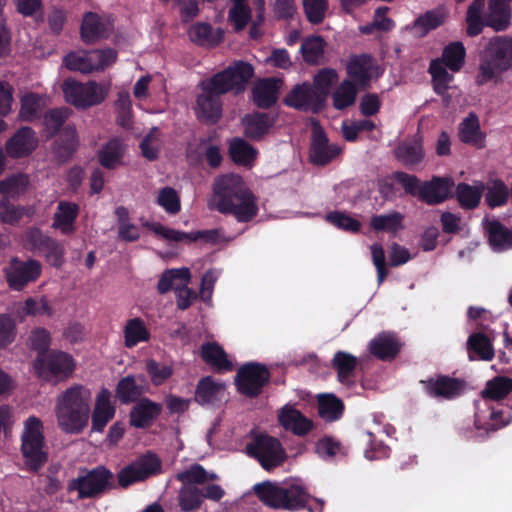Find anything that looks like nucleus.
<instances>
[{"instance_id": "54", "label": "nucleus", "mask_w": 512, "mask_h": 512, "mask_svg": "<svg viewBox=\"0 0 512 512\" xmlns=\"http://www.w3.org/2000/svg\"><path fill=\"white\" fill-rule=\"evenodd\" d=\"M511 421V415L502 409L498 410L492 408L489 414V420L485 422H481L480 415L477 413L475 415V426L479 430H484L487 433L492 431H497L498 429L508 425Z\"/></svg>"}, {"instance_id": "24", "label": "nucleus", "mask_w": 512, "mask_h": 512, "mask_svg": "<svg viewBox=\"0 0 512 512\" xmlns=\"http://www.w3.org/2000/svg\"><path fill=\"white\" fill-rule=\"evenodd\" d=\"M143 226L152 231L153 233H155L157 236H161L162 238L168 241L174 242H180L184 240L196 242L200 239H205L206 241H213L216 235L215 230H204L187 233L172 228H167L159 222L146 221L143 223Z\"/></svg>"}, {"instance_id": "28", "label": "nucleus", "mask_w": 512, "mask_h": 512, "mask_svg": "<svg viewBox=\"0 0 512 512\" xmlns=\"http://www.w3.org/2000/svg\"><path fill=\"white\" fill-rule=\"evenodd\" d=\"M368 349L375 358L391 361L400 353L401 343L394 334L382 332L369 342Z\"/></svg>"}, {"instance_id": "11", "label": "nucleus", "mask_w": 512, "mask_h": 512, "mask_svg": "<svg viewBox=\"0 0 512 512\" xmlns=\"http://www.w3.org/2000/svg\"><path fill=\"white\" fill-rule=\"evenodd\" d=\"M113 488H116L114 475L105 466L95 467L86 475L70 480L67 487L69 492L77 491L80 500L98 497Z\"/></svg>"}, {"instance_id": "61", "label": "nucleus", "mask_w": 512, "mask_h": 512, "mask_svg": "<svg viewBox=\"0 0 512 512\" xmlns=\"http://www.w3.org/2000/svg\"><path fill=\"white\" fill-rule=\"evenodd\" d=\"M29 185V177L24 173H17L0 181V194L20 195L23 194Z\"/></svg>"}, {"instance_id": "25", "label": "nucleus", "mask_w": 512, "mask_h": 512, "mask_svg": "<svg viewBox=\"0 0 512 512\" xmlns=\"http://www.w3.org/2000/svg\"><path fill=\"white\" fill-rule=\"evenodd\" d=\"M278 422L285 430L297 436H305L313 429V421L289 404L280 409Z\"/></svg>"}, {"instance_id": "2", "label": "nucleus", "mask_w": 512, "mask_h": 512, "mask_svg": "<svg viewBox=\"0 0 512 512\" xmlns=\"http://www.w3.org/2000/svg\"><path fill=\"white\" fill-rule=\"evenodd\" d=\"M213 193L216 210L233 215L238 222H250L258 214L257 198L239 175L218 177L213 184Z\"/></svg>"}, {"instance_id": "6", "label": "nucleus", "mask_w": 512, "mask_h": 512, "mask_svg": "<svg viewBox=\"0 0 512 512\" xmlns=\"http://www.w3.org/2000/svg\"><path fill=\"white\" fill-rule=\"evenodd\" d=\"M254 494L267 507L274 510L297 511L306 508L310 495L297 484H277L270 481L257 483Z\"/></svg>"}, {"instance_id": "59", "label": "nucleus", "mask_w": 512, "mask_h": 512, "mask_svg": "<svg viewBox=\"0 0 512 512\" xmlns=\"http://www.w3.org/2000/svg\"><path fill=\"white\" fill-rule=\"evenodd\" d=\"M508 199L509 190L502 180L496 179L487 187L485 201L490 208L504 206Z\"/></svg>"}, {"instance_id": "50", "label": "nucleus", "mask_w": 512, "mask_h": 512, "mask_svg": "<svg viewBox=\"0 0 512 512\" xmlns=\"http://www.w3.org/2000/svg\"><path fill=\"white\" fill-rule=\"evenodd\" d=\"M446 15L440 9L426 11L419 15L413 22L412 28L419 29L420 36L427 35L430 31L437 29L445 22Z\"/></svg>"}, {"instance_id": "18", "label": "nucleus", "mask_w": 512, "mask_h": 512, "mask_svg": "<svg viewBox=\"0 0 512 512\" xmlns=\"http://www.w3.org/2000/svg\"><path fill=\"white\" fill-rule=\"evenodd\" d=\"M41 272L42 267L38 260L21 261L14 257L6 269L7 283L11 289L21 291L29 283L35 282L40 277Z\"/></svg>"}, {"instance_id": "22", "label": "nucleus", "mask_w": 512, "mask_h": 512, "mask_svg": "<svg viewBox=\"0 0 512 512\" xmlns=\"http://www.w3.org/2000/svg\"><path fill=\"white\" fill-rule=\"evenodd\" d=\"M512 0H489L484 16L481 14V32L485 26L496 32L505 31L511 21L510 3Z\"/></svg>"}, {"instance_id": "33", "label": "nucleus", "mask_w": 512, "mask_h": 512, "mask_svg": "<svg viewBox=\"0 0 512 512\" xmlns=\"http://www.w3.org/2000/svg\"><path fill=\"white\" fill-rule=\"evenodd\" d=\"M78 215L79 206L76 203L60 201L53 216L52 228L60 230L63 235H71L76 231Z\"/></svg>"}, {"instance_id": "44", "label": "nucleus", "mask_w": 512, "mask_h": 512, "mask_svg": "<svg viewBox=\"0 0 512 512\" xmlns=\"http://www.w3.org/2000/svg\"><path fill=\"white\" fill-rule=\"evenodd\" d=\"M70 115L71 110L66 107L47 110L43 116V132L45 137L47 139L55 137L61 128H64V124Z\"/></svg>"}, {"instance_id": "20", "label": "nucleus", "mask_w": 512, "mask_h": 512, "mask_svg": "<svg viewBox=\"0 0 512 512\" xmlns=\"http://www.w3.org/2000/svg\"><path fill=\"white\" fill-rule=\"evenodd\" d=\"M455 183L451 177L433 176L431 180L422 182L419 200L428 205H437L453 197Z\"/></svg>"}, {"instance_id": "37", "label": "nucleus", "mask_w": 512, "mask_h": 512, "mask_svg": "<svg viewBox=\"0 0 512 512\" xmlns=\"http://www.w3.org/2000/svg\"><path fill=\"white\" fill-rule=\"evenodd\" d=\"M188 36L193 43L203 47H215L222 42L224 37L221 29L213 31L211 24L206 22L192 25Z\"/></svg>"}, {"instance_id": "19", "label": "nucleus", "mask_w": 512, "mask_h": 512, "mask_svg": "<svg viewBox=\"0 0 512 512\" xmlns=\"http://www.w3.org/2000/svg\"><path fill=\"white\" fill-rule=\"evenodd\" d=\"M132 406L129 412V424L136 429H148L163 411V405L148 397H142Z\"/></svg>"}, {"instance_id": "9", "label": "nucleus", "mask_w": 512, "mask_h": 512, "mask_svg": "<svg viewBox=\"0 0 512 512\" xmlns=\"http://www.w3.org/2000/svg\"><path fill=\"white\" fill-rule=\"evenodd\" d=\"M249 457L259 462L266 471L281 466L287 459V454L281 442L268 434L252 433L251 441L246 445Z\"/></svg>"}, {"instance_id": "12", "label": "nucleus", "mask_w": 512, "mask_h": 512, "mask_svg": "<svg viewBox=\"0 0 512 512\" xmlns=\"http://www.w3.org/2000/svg\"><path fill=\"white\" fill-rule=\"evenodd\" d=\"M271 373L266 365L258 362L243 364L235 375L237 391L246 397H258L270 382Z\"/></svg>"}, {"instance_id": "43", "label": "nucleus", "mask_w": 512, "mask_h": 512, "mask_svg": "<svg viewBox=\"0 0 512 512\" xmlns=\"http://www.w3.org/2000/svg\"><path fill=\"white\" fill-rule=\"evenodd\" d=\"M359 90L354 81L344 79L332 93L333 107L342 111L353 106Z\"/></svg>"}, {"instance_id": "62", "label": "nucleus", "mask_w": 512, "mask_h": 512, "mask_svg": "<svg viewBox=\"0 0 512 512\" xmlns=\"http://www.w3.org/2000/svg\"><path fill=\"white\" fill-rule=\"evenodd\" d=\"M303 10L307 20L313 25L321 24L329 7L328 0H303Z\"/></svg>"}, {"instance_id": "63", "label": "nucleus", "mask_w": 512, "mask_h": 512, "mask_svg": "<svg viewBox=\"0 0 512 512\" xmlns=\"http://www.w3.org/2000/svg\"><path fill=\"white\" fill-rule=\"evenodd\" d=\"M326 220L336 228L351 233H358L362 226L359 220L341 211L329 212Z\"/></svg>"}, {"instance_id": "3", "label": "nucleus", "mask_w": 512, "mask_h": 512, "mask_svg": "<svg viewBox=\"0 0 512 512\" xmlns=\"http://www.w3.org/2000/svg\"><path fill=\"white\" fill-rule=\"evenodd\" d=\"M91 390L81 384L67 388L56 399L58 427L66 434H80L88 426L91 414Z\"/></svg>"}, {"instance_id": "21", "label": "nucleus", "mask_w": 512, "mask_h": 512, "mask_svg": "<svg viewBox=\"0 0 512 512\" xmlns=\"http://www.w3.org/2000/svg\"><path fill=\"white\" fill-rule=\"evenodd\" d=\"M38 146L35 131L28 126L19 128L6 142L5 151L12 159L31 155Z\"/></svg>"}, {"instance_id": "8", "label": "nucleus", "mask_w": 512, "mask_h": 512, "mask_svg": "<svg viewBox=\"0 0 512 512\" xmlns=\"http://www.w3.org/2000/svg\"><path fill=\"white\" fill-rule=\"evenodd\" d=\"M65 100L77 109H88L105 101L109 86L90 80L81 83L68 78L61 85Z\"/></svg>"}, {"instance_id": "45", "label": "nucleus", "mask_w": 512, "mask_h": 512, "mask_svg": "<svg viewBox=\"0 0 512 512\" xmlns=\"http://www.w3.org/2000/svg\"><path fill=\"white\" fill-rule=\"evenodd\" d=\"M339 75L334 68H322L313 76L311 85L317 95L326 104L331 88L338 82Z\"/></svg>"}, {"instance_id": "47", "label": "nucleus", "mask_w": 512, "mask_h": 512, "mask_svg": "<svg viewBox=\"0 0 512 512\" xmlns=\"http://www.w3.org/2000/svg\"><path fill=\"white\" fill-rule=\"evenodd\" d=\"M115 393L120 403L127 405L142 398L144 391L142 387L136 383L135 378L128 375L118 381Z\"/></svg>"}, {"instance_id": "41", "label": "nucleus", "mask_w": 512, "mask_h": 512, "mask_svg": "<svg viewBox=\"0 0 512 512\" xmlns=\"http://www.w3.org/2000/svg\"><path fill=\"white\" fill-rule=\"evenodd\" d=\"M125 147L120 139L112 138L98 151V161L105 169H114L121 164Z\"/></svg>"}, {"instance_id": "32", "label": "nucleus", "mask_w": 512, "mask_h": 512, "mask_svg": "<svg viewBox=\"0 0 512 512\" xmlns=\"http://www.w3.org/2000/svg\"><path fill=\"white\" fill-rule=\"evenodd\" d=\"M252 101L260 109H269L275 105L279 94V80L265 78L252 88Z\"/></svg>"}, {"instance_id": "36", "label": "nucleus", "mask_w": 512, "mask_h": 512, "mask_svg": "<svg viewBox=\"0 0 512 512\" xmlns=\"http://www.w3.org/2000/svg\"><path fill=\"white\" fill-rule=\"evenodd\" d=\"M357 365V357L341 350L337 351L331 360V367L337 372L338 381L344 385L354 383Z\"/></svg>"}, {"instance_id": "53", "label": "nucleus", "mask_w": 512, "mask_h": 512, "mask_svg": "<svg viewBox=\"0 0 512 512\" xmlns=\"http://www.w3.org/2000/svg\"><path fill=\"white\" fill-rule=\"evenodd\" d=\"M457 3H463L465 0H455ZM485 0H474L468 7L466 13V33L470 37L481 34V13L484 9Z\"/></svg>"}, {"instance_id": "5", "label": "nucleus", "mask_w": 512, "mask_h": 512, "mask_svg": "<svg viewBox=\"0 0 512 512\" xmlns=\"http://www.w3.org/2000/svg\"><path fill=\"white\" fill-rule=\"evenodd\" d=\"M466 60V49L460 41L450 42L443 50L441 57L430 61L428 72L434 92L441 96L443 102L448 105L450 96L448 90L454 80L453 73L462 70Z\"/></svg>"}, {"instance_id": "58", "label": "nucleus", "mask_w": 512, "mask_h": 512, "mask_svg": "<svg viewBox=\"0 0 512 512\" xmlns=\"http://www.w3.org/2000/svg\"><path fill=\"white\" fill-rule=\"evenodd\" d=\"M27 209L24 206L16 205L7 198L0 200V222L3 224L16 226L20 223Z\"/></svg>"}, {"instance_id": "57", "label": "nucleus", "mask_w": 512, "mask_h": 512, "mask_svg": "<svg viewBox=\"0 0 512 512\" xmlns=\"http://www.w3.org/2000/svg\"><path fill=\"white\" fill-rule=\"evenodd\" d=\"M229 21L234 25L236 32L242 31L251 20V9L246 0H233L228 14Z\"/></svg>"}, {"instance_id": "56", "label": "nucleus", "mask_w": 512, "mask_h": 512, "mask_svg": "<svg viewBox=\"0 0 512 512\" xmlns=\"http://www.w3.org/2000/svg\"><path fill=\"white\" fill-rule=\"evenodd\" d=\"M191 279L190 270L186 267L167 269L164 271L158 281L157 290L160 294H166L173 289V283L175 280H182L183 282L189 283Z\"/></svg>"}, {"instance_id": "13", "label": "nucleus", "mask_w": 512, "mask_h": 512, "mask_svg": "<svg viewBox=\"0 0 512 512\" xmlns=\"http://www.w3.org/2000/svg\"><path fill=\"white\" fill-rule=\"evenodd\" d=\"M161 470V461L153 453H146L139 457L129 465L123 467L117 473V485L123 489H127L131 485L144 481L157 474Z\"/></svg>"}, {"instance_id": "64", "label": "nucleus", "mask_w": 512, "mask_h": 512, "mask_svg": "<svg viewBox=\"0 0 512 512\" xmlns=\"http://www.w3.org/2000/svg\"><path fill=\"white\" fill-rule=\"evenodd\" d=\"M28 343L29 347L37 352V357L43 356L50 352L51 334L45 328H35L29 335Z\"/></svg>"}, {"instance_id": "55", "label": "nucleus", "mask_w": 512, "mask_h": 512, "mask_svg": "<svg viewBox=\"0 0 512 512\" xmlns=\"http://www.w3.org/2000/svg\"><path fill=\"white\" fill-rule=\"evenodd\" d=\"M219 477L216 473H209L200 464H193L188 469L179 472L176 479L180 482H195L196 484L203 485L208 481H215Z\"/></svg>"}, {"instance_id": "40", "label": "nucleus", "mask_w": 512, "mask_h": 512, "mask_svg": "<svg viewBox=\"0 0 512 512\" xmlns=\"http://www.w3.org/2000/svg\"><path fill=\"white\" fill-rule=\"evenodd\" d=\"M467 350L470 360L491 361L494 358V348L489 338L481 333H472L467 340Z\"/></svg>"}, {"instance_id": "60", "label": "nucleus", "mask_w": 512, "mask_h": 512, "mask_svg": "<svg viewBox=\"0 0 512 512\" xmlns=\"http://www.w3.org/2000/svg\"><path fill=\"white\" fill-rule=\"evenodd\" d=\"M93 61L91 51L84 54L71 52L64 57V64L67 69L71 71H79L84 74H89L95 71V64Z\"/></svg>"}, {"instance_id": "10", "label": "nucleus", "mask_w": 512, "mask_h": 512, "mask_svg": "<svg viewBox=\"0 0 512 512\" xmlns=\"http://www.w3.org/2000/svg\"><path fill=\"white\" fill-rule=\"evenodd\" d=\"M32 367L39 379L57 383L72 375L75 363L70 354L52 350L43 356L36 357L32 362Z\"/></svg>"}, {"instance_id": "15", "label": "nucleus", "mask_w": 512, "mask_h": 512, "mask_svg": "<svg viewBox=\"0 0 512 512\" xmlns=\"http://www.w3.org/2000/svg\"><path fill=\"white\" fill-rule=\"evenodd\" d=\"M345 68L348 76L346 80L354 81L361 90L370 87L374 74L379 76V65L374 57L367 53L351 55Z\"/></svg>"}, {"instance_id": "49", "label": "nucleus", "mask_w": 512, "mask_h": 512, "mask_svg": "<svg viewBox=\"0 0 512 512\" xmlns=\"http://www.w3.org/2000/svg\"><path fill=\"white\" fill-rule=\"evenodd\" d=\"M404 216L397 211L387 215H373L370 219V227L375 232H387L396 235L402 229Z\"/></svg>"}, {"instance_id": "29", "label": "nucleus", "mask_w": 512, "mask_h": 512, "mask_svg": "<svg viewBox=\"0 0 512 512\" xmlns=\"http://www.w3.org/2000/svg\"><path fill=\"white\" fill-rule=\"evenodd\" d=\"M200 357L216 373L223 374L234 368L227 353L217 342L203 343L200 347Z\"/></svg>"}, {"instance_id": "1", "label": "nucleus", "mask_w": 512, "mask_h": 512, "mask_svg": "<svg viewBox=\"0 0 512 512\" xmlns=\"http://www.w3.org/2000/svg\"><path fill=\"white\" fill-rule=\"evenodd\" d=\"M253 75V66L241 60L214 74L207 83H203V92L197 97L201 117L213 123L218 121L222 114L220 96L232 90L243 91Z\"/></svg>"}, {"instance_id": "16", "label": "nucleus", "mask_w": 512, "mask_h": 512, "mask_svg": "<svg viewBox=\"0 0 512 512\" xmlns=\"http://www.w3.org/2000/svg\"><path fill=\"white\" fill-rule=\"evenodd\" d=\"M342 149L337 144H330L324 129L315 122L312 127L309 147V161L316 166H326L337 158Z\"/></svg>"}, {"instance_id": "38", "label": "nucleus", "mask_w": 512, "mask_h": 512, "mask_svg": "<svg viewBox=\"0 0 512 512\" xmlns=\"http://www.w3.org/2000/svg\"><path fill=\"white\" fill-rule=\"evenodd\" d=\"M326 45V41L320 35L305 37L300 46L304 62L312 66L323 64Z\"/></svg>"}, {"instance_id": "52", "label": "nucleus", "mask_w": 512, "mask_h": 512, "mask_svg": "<svg viewBox=\"0 0 512 512\" xmlns=\"http://www.w3.org/2000/svg\"><path fill=\"white\" fill-rule=\"evenodd\" d=\"M489 243L494 248H509L512 246V231L507 229L499 220H492L488 227Z\"/></svg>"}, {"instance_id": "4", "label": "nucleus", "mask_w": 512, "mask_h": 512, "mask_svg": "<svg viewBox=\"0 0 512 512\" xmlns=\"http://www.w3.org/2000/svg\"><path fill=\"white\" fill-rule=\"evenodd\" d=\"M512 68V36H493L479 54L475 83L483 86L498 84L502 75Z\"/></svg>"}, {"instance_id": "17", "label": "nucleus", "mask_w": 512, "mask_h": 512, "mask_svg": "<svg viewBox=\"0 0 512 512\" xmlns=\"http://www.w3.org/2000/svg\"><path fill=\"white\" fill-rule=\"evenodd\" d=\"M424 392L431 398L440 400H453L461 396L465 390L466 382L463 379L438 374L425 380H420Z\"/></svg>"}, {"instance_id": "23", "label": "nucleus", "mask_w": 512, "mask_h": 512, "mask_svg": "<svg viewBox=\"0 0 512 512\" xmlns=\"http://www.w3.org/2000/svg\"><path fill=\"white\" fill-rule=\"evenodd\" d=\"M395 158L405 167L412 169L421 164L425 158L423 137L417 133L400 142L394 150Z\"/></svg>"}, {"instance_id": "51", "label": "nucleus", "mask_w": 512, "mask_h": 512, "mask_svg": "<svg viewBox=\"0 0 512 512\" xmlns=\"http://www.w3.org/2000/svg\"><path fill=\"white\" fill-rule=\"evenodd\" d=\"M482 197V189L467 183H459L456 187V199L461 208L473 210L478 207Z\"/></svg>"}, {"instance_id": "27", "label": "nucleus", "mask_w": 512, "mask_h": 512, "mask_svg": "<svg viewBox=\"0 0 512 512\" xmlns=\"http://www.w3.org/2000/svg\"><path fill=\"white\" fill-rule=\"evenodd\" d=\"M110 33L109 24L97 13L86 12L83 15L80 35L86 44H94L102 39L108 38Z\"/></svg>"}, {"instance_id": "34", "label": "nucleus", "mask_w": 512, "mask_h": 512, "mask_svg": "<svg viewBox=\"0 0 512 512\" xmlns=\"http://www.w3.org/2000/svg\"><path fill=\"white\" fill-rule=\"evenodd\" d=\"M151 339V332L141 317L128 319L123 327V344L132 349L140 343H147Z\"/></svg>"}, {"instance_id": "35", "label": "nucleus", "mask_w": 512, "mask_h": 512, "mask_svg": "<svg viewBox=\"0 0 512 512\" xmlns=\"http://www.w3.org/2000/svg\"><path fill=\"white\" fill-rule=\"evenodd\" d=\"M224 389L223 383L216 382L212 376H204L196 385L194 401L201 406L214 405L220 400Z\"/></svg>"}, {"instance_id": "31", "label": "nucleus", "mask_w": 512, "mask_h": 512, "mask_svg": "<svg viewBox=\"0 0 512 512\" xmlns=\"http://www.w3.org/2000/svg\"><path fill=\"white\" fill-rule=\"evenodd\" d=\"M79 146L76 127L67 124L62 129L60 137L53 143V154L59 163H67Z\"/></svg>"}, {"instance_id": "46", "label": "nucleus", "mask_w": 512, "mask_h": 512, "mask_svg": "<svg viewBox=\"0 0 512 512\" xmlns=\"http://www.w3.org/2000/svg\"><path fill=\"white\" fill-rule=\"evenodd\" d=\"M257 150L246 140L235 138L229 146V155L237 165H251L257 157Z\"/></svg>"}, {"instance_id": "48", "label": "nucleus", "mask_w": 512, "mask_h": 512, "mask_svg": "<svg viewBox=\"0 0 512 512\" xmlns=\"http://www.w3.org/2000/svg\"><path fill=\"white\" fill-rule=\"evenodd\" d=\"M512 392V378L507 376H496L489 380L481 391L483 399L499 401Z\"/></svg>"}, {"instance_id": "7", "label": "nucleus", "mask_w": 512, "mask_h": 512, "mask_svg": "<svg viewBox=\"0 0 512 512\" xmlns=\"http://www.w3.org/2000/svg\"><path fill=\"white\" fill-rule=\"evenodd\" d=\"M21 453L26 468L33 473L38 472L48 461L43 423L36 416L28 417L24 423Z\"/></svg>"}, {"instance_id": "14", "label": "nucleus", "mask_w": 512, "mask_h": 512, "mask_svg": "<svg viewBox=\"0 0 512 512\" xmlns=\"http://www.w3.org/2000/svg\"><path fill=\"white\" fill-rule=\"evenodd\" d=\"M283 104L295 110L313 114L321 112L325 107V103L308 81L293 86L283 98Z\"/></svg>"}, {"instance_id": "39", "label": "nucleus", "mask_w": 512, "mask_h": 512, "mask_svg": "<svg viewBox=\"0 0 512 512\" xmlns=\"http://www.w3.org/2000/svg\"><path fill=\"white\" fill-rule=\"evenodd\" d=\"M178 492V504L183 512H194L203 504V495L199 484L195 482H181Z\"/></svg>"}, {"instance_id": "42", "label": "nucleus", "mask_w": 512, "mask_h": 512, "mask_svg": "<svg viewBox=\"0 0 512 512\" xmlns=\"http://www.w3.org/2000/svg\"><path fill=\"white\" fill-rule=\"evenodd\" d=\"M319 416L326 422L339 420L344 413L343 401L334 394H320L317 397Z\"/></svg>"}, {"instance_id": "30", "label": "nucleus", "mask_w": 512, "mask_h": 512, "mask_svg": "<svg viewBox=\"0 0 512 512\" xmlns=\"http://www.w3.org/2000/svg\"><path fill=\"white\" fill-rule=\"evenodd\" d=\"M459 140L476 149H483L486 146V134L481 130L478 116L470 112L459 124Z\"/></svg>"}, {"instance_id": "26", "label": "nucleus", "mask_w": 512, "mask_h": 512, "mask_svg": "<svg viewBox=\"0 0 512 512\" xmlns=\"http://www.w3.org/2000/svg\"><path fill=\"white\" fill-rule=\"evenodd\" d=\"M277 121V115L254 112L243 118L244 134L253 141L261 140Z\"/></svg>"}]
</instances>
